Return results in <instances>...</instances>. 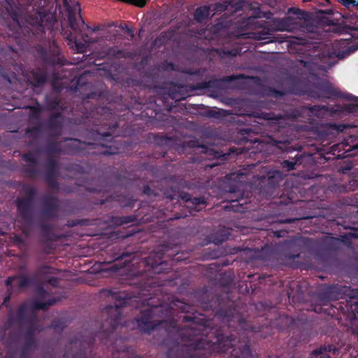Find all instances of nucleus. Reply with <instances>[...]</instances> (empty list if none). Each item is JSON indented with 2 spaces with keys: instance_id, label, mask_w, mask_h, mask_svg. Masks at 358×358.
<instances>
[{
  "instance_id": "f257e3e1",
  "label": "nucleus",
  "mask_w": 358,
  "mask_h": 358,
  "mask_svg": "<svg viewBox=\"0 0 358 358\" xmlns=\"http://www.w3.org/2000/svg\"><path fill=\"white\" fill-rule=\"evenodd\" d=\"M215 316L224 328L230 329L227 335L224 329L210 328V322L196 315H185L182 322H191L180 335L181 342L169 350L168 358H255L252 354L248 333H260V337L272 334L271 324L262 325V317L250 322L243 317L237 308L231 303L215 311Z\"/></svg>"
},
{
  "instance_id": "f03ea898",
  "label": "nucleus",
  "mask_w": 358,
  "mask_h": 358,
  "mask_svg": "<svg viewBox=\"0 0 358 358\" xmlns=\"http://www.w3.org/2000/svg\"><path fill=\"white\" fill-rule=\"evenodd\" d=\"M104 292L115 302L113 306H106L102 313V317L106 318L100 329L96 332L85 331L84 336L71 340L70 347L78 348V350L75 353L66 350L63 358H96L93 351L97 341L110 349L113 358H142L130 352V348L120 345L124 339L117 337L115 332L121 324L122 308L133 306L134 302L138 301V297L122 291L107 289Z\"/></svg>"
},
{
  "instance_id": "7ed1b4c3",
  "label": "nucleus",
  "mask_w": 358,
  "mask_h": 358,
  "mask_svg": "<svg viewBox=\"0 0 358 358\" xmlns=\"http://www.w3.org/2000/svg\"><path fill=\"white\" fill-rule=\"evenodd\" d=\"M301 113L296 109L289 112L275 114L273 112H252L248 115V117H254L258 120H266L270 128L271 134L264 140H260L259 134L263 132V123L255 120L254 125L241 128L238 132V144L245 143H265L282 152H292L296 150L292 145L294 140L292 126L288 120H294L299 117Z\"/></svg>"
},
{
  "instance_id": "20e7f679",
  "label": "nucleus",
  "mask_w": 358,
  "mask_h": 358,
  "mask_svg": "<svg viewBox=\"0 0 358 358\" xmlns=\"http://www.w3.org/2000/svg\"><path fill=\"white\" fill-rule=\"evenodd\" d=\"M120 115L117 114L110 106H94L86 115L89 122L94 125L102 126L108 131L92 130L91 134L95 143L82 141L78 138L71 139L63 148V154L69 155H97L110 156L120 153L121 143L111 138L113 133L119 127L117 119Z\"/></svg>"
},
{
  "instance_id": "39448f33",
  "label": "nucleus",
  "mask_w": 358,
  "mask_h": 358,
  "mask_svg": "<svg viewBox=\"0 0 358 358\" xmlns=\"http://www.w3.org/2000/svg\"><path fill=\"white\" fill-rule=\"evenodd\" d=\"M152 300L153 299L152 297L143 300V306H147L148 307L141 311L139 317L135 318L139 331L147 334H151L155 331L163 329L168 336L175 335L176 338L173 341L172 346L169 348L168 350L174 348L177 342H178L180 345H183V343H182L180 340V334L184 331V329H180V326L176 320L170 319L159 321L154 320L155 315L159 313H162L164 307L160 302L154 304ZM167 352H166V353ZM166 357L168 358L167 356Z\"/></svg>"
},
{
  "instance_id": "423d86ee",
  "label": "nucleus",
  "mask_w": 358,
  "mask_h": 358,
  "mask_svg": "<svg viewBox=\"0 0 358 358\" xmlns=\"http://www.w3.org/2000/svg\"><path fill=\"white\" fill-rule=\"evenodd\" d=\"M342 17L349 24L347 28L354 32L351 34L355 42L349 45L347 40L335 41L331 44L317 45L320 50L315 55L321 61L327 63L329 66L335 64L334 59H343L358 50V15L356 13H350L342 14Z\"/></svg>"
},
{
  "instance_id": "0eeeda50",
  "label": "nucleus",
  "mask_w": 358,
  "mask_h": 358,
  "mask_svg": "<svg viewBox=\"0 0 358 358\" xmlns=\"http://www.w3.org/2000/svg\"><path fill=\"white\" fill-rule=\"evenodd\" d=\"M167 245H164L162 249V252H160L141 257L137 250H134L129 248L122 250L113 248L110 253V262L124 260V262L120 266L117 264H114L112 269L117 271L121 268L127 267L130 264L134 266L136 264L139 266H143L145 267L143 271H152L154 273H161L164 269V266L167 264L166 262L163 260V256L165 252L167 251ZM135 249H136V247Z\"/></svg>"
},
{
  "instance_id": "6e6552de",
  "label": "nucleus",
  "mask_w": 358,
  "mask_h": 358,
  "mask_svg": "<svg viewBox=\"0 0 358 358\" xmlns=\"http://www.w3.org/2000/svg\"><path fill=\"white\" fill-rule=\"evenodd\" d=\"M318 300L326 305L331 301L345 299L344 302L338 303V310L340 309L342 313L356 312L358 315V289H351L346 285H333L327 286L317 294Z\"/></svg>"
},
{
  "instance_id": "1a4fd4ad",
  "label": "nucleus",
  "mask_w": 358,
  "mask_h": 358,
  "mask_svg": "<svg viewBox=\"0 0 358 358\" xmlns=\"http://www.w3.org/2000/svg\"><path fill=\"white\" fill-rule=\"evenodd\" d=\"M62 3L64 8L68 13L69 25L72 30L77 33L76 36L71 34L68 37V39L70 42L73 43V48L76 49L77 52L83 53L86 52L88 45L94 43L96 41L87 34L83 33L82 29H84L85 27L90 29V27L88 25L85 24V22L80 16H79L78 19L76 18V13L77 7H79V5L77 3L76 5L71 6L68 0H62ZM78 10H80V8H78Z\"/></svg>"
},
{
  "instance_id": "9d476101",
  "label": "nucleus",
  "mask_w": 358,
  "mask_h": 358,
  "mask_svg": "<svg viewBox=\"0 0 358 358\" xmlns=\"http://www.w3.org/2000/svg\"><path fill=\"white\" fill-rule=\"evenodd\" d=\"M288 203L285 202L282 196L279 198H276V200L272 201L269 203V208H276V210H275L273 213L269 214L266 217L268 219L266 222L267 224H291L292 222L296 220H310L308 224H317V221H319L321 223L319 217L315 215H305L297 218L294 219H278L277 218L280 214V211L284 210V206H286Z\"/></svg>"
},
{
  "instance_id": "9b49d317",
  "label": "nucleus",
  "mask_w": 358,
  "mask_h": 358,
  "mask_svg": "<svg viewBox=\"0 0 358 358\" xmlns=\"http://www.w3.org/2000/svg\"><path fill=\"white\" fill-rule=\"evenodd\" d=\"M309 96L315 99H336L343 97V92L330 83L322 82L315 85L309 91Z\"/></svg>"
},
{
  "instance_id": "f8f14e48",
  "label": "nucleus",
  "mask_w": 358,
  "mask_h": 358,
  "mask_svg": "<svg viewBox=\"0 0 358 358\" xmlns=\"http://www.w3.org/2000/svg\"><path fill=\"white\" fill-rule=\"evenodd\" d=\"M344 229H353L355 231L350 232L341 236L340 238H334L331 236H325L322 240V244L326 250L329 251L336 250L341 243L350 245L352 239H358V228L351 227L350 225H341Z\"/></svg>"
},
{
  "instance_id": "ddd939ff",
  "label": "nucleus",
  "mask_w": 358,
  "mask_h": 358,
  "mask_svg": "<svg viewBox=\"0 0 358 358\" xmlns=\"http://www.w3.org/2000/svg\"><path fill=\"white\" fill-rule=\"evenodd\" d=\"M43 331V328L38 323V318L36 314L33 313L29 315L27 319V327L24 332V344L25 349L35 348L37 345V341L35 338L36 332Z\"/></svg>"
},
{
  "instance_id": "4468645a",
  "label": "nucleus",
  "mask_w": 358,
  "mask_h": 358,
  "mask_svg": "<svg viewBox=\"0 0 358 358\" xmlns=\"http://www.w3.org/2000/svg\"><path fill=\"white\" fill-rule=\"evenodd\" d=\"M36 52L44 63L52 66L63 64L64 59L61 57L60 48L55 43L50 45L49 49L38 46Z\"/></svg>"
},
{
  "instance_id": "2eb2a0df",
  "label": "nucleus",
  "mask_w": 358,
  "mask_h": 358,
  "mask_svg": "<svg viewBox=\"0 0 358 358\" xmlns=\"http://www.w3.org/2000/svg\"><path fill=\"white\" fill-rule=\"evenodd\" d=\"M60 209V202L57 196L47 194L41 199V214L48 219L57 217Z\"/></svg>"
},
{
  "instance_id": "dca6fc26",
  "label": "nucleus",
  "mask_w": 358,
  "mask_h": 358,
  "mask_svg": "<svg viewBox=\"0 0 358 358\" xmlns=\"http://www.w3.org/2000/svg\"><path fill=\"white\" fill-rule=\"evenodd\" d=\"M284 174L279 170H273L268 173V177L265 180L264 192L269 198H275L280 193V184L282 181Z\"/></svg>"
},
{
  "instance_id": "f3484780",
  "label": "nucleus",
  "mask_w": 358,
  "mask_h": 358,
  "mask_svg": "<svg viewBox=\"0 0 358 358\" xmlns=\"http://www.w3.org/2000/svg\"><path fill=\"white\" fill-rule=\"evenodd\" d=\"M28 306L27 303L21 304L17 309L15 315L14 314L12 309L9 310L5 326L7 328H10L15 326L16 324L22 325L24 324H27V319L29 316H27Z\"/></svg>"
},
{
  "instance_id": "a211bd4d",
  "label": "nucleus",
  "mask_w": 358,
  "mask_h": 358,
  "mask_svg": "<svg viewBox=\"0 0 358 358\" xmlns=\"http://www.w3.org/2000/svg\"><path fill=\"white\" fill-rule=\"evenodd\" d=\"M34 225H19L22 233L26 237L30 236V233ZM41 234L42 241L49 244L50 242L56 240V236L52 232L53 225H38Z\"/></svg>"
},
{
  "instance_id": "6ab92c4d",
  "label": "nucleus",
  "mask_w": 358,
  "mask_h": 358,
  "mask_svg": "<svg viewBox=\"0 0 358 358\" xmlns=\"http://www.w3.org/2000/svg\"><path fill=\"white\" fill-rule=\"evenodd\" d=\"M45 181L52 188H57L58 182L56 181L55 178L58 173V160L54 157H49L45 162Z\"/></svg>"
},
{
  "instance_id": "aec40b11",
  "label": "nucleus",
  "mask_w": 358,
  "mask_h": 358,
  "mask_svg": "<svg viewBox=\"0 0 358 358\" xmlns=\"http://www.w3.org/2000/svg\"><path fill=\"white\" fill-rule=\"evenodd\" d=\"M17 210L20 217L25 221H29L33 215L34 202L17 198L16 199Z\"/></svg>"
},
{
  "instance_id": "412c9836",
  "label": "nucleus",
  "mask_w": 358,
  "mask_h": 358,
  "mask_svg": "<svg viewBox=\"0 0 358 358\" xmlns=\"http://www.w3.org/2000/svg\"><path fill=\"white\" fill-rule=\"evenodd\" d=\"M7 287L13 286V289L17 287L19 289L31 285V280L25 275H14L8 277L6 280Z\"/></svg>"
},
{
  "instance_id": "4be33fe9",
  "label": "nucleus",
  "mask_w": 358,
  "mask_h": 358,
  "mask_svg": "<svg viewBox=\"0 0 358 358\" xmlns=\"http://www.w3.org/2000/svg\"><path fill=\"white\" fill-rule=\"evenodd\" d=\"M296 20L292 17H286L284 18H278L273 21L274 25L277 30L292 31L296 27Z\"/></svg>"
},
{
  "instance_id": "5701e85b",
  "label": "nucleus",
  "mask_w": 358,
  "mask_h": 358,
  "mask_svg": "<svg viewBox=\"0 0 358 358\" xmlns=\"http://www.w3.org/2000/svg\"><path fill=\"white\" fill-rule=\"evenodd\" d=\"M48 80L47 73L41 70L33 71L31 72L30 78H28V81L30 85L35 87H38L43 85Z\"/></svg>"
},
{
  "instance_id": "b1692460",
  "label": "nucleus",
  "mask_w": 358,
  "mask_h": 358,
  "mask_svg": "<svg viewBox=\"0 0 358 358\" xmlns=\"http://www.w3.org/2000/svg\"><path fill=\"white\" fill-rule=\"evenodd\" d=\"M250 34L251 35L250 37L256 41L267 40L264 43L276 41L275 37L273 36V34L268 29H264L260 31H255L250 33Z\"/></svg>"
},
{
  "instance_id": "393cba45",
  "label": "nucleus",
  "mask_w": 358,
  "mask_h": 358,
  "mask_svg": "<svg viewBox=\"0 0 358 358\" xmlns=\"http://www.w3.org/2000/svg\"><path fill=\"white\" fill-rule=\"evenodd\" d=\"M213 51L222 59L234 57L241 54V50L238 48H215Z\"/></svg>"
},
{
  "instance_id": "a878e982",
  "label": "nucleus",
  "mask_w": 358,
  "mask_h": 358,
  "mask_svg": "<svg viewBox=\"0 0 358 358\" xmlns=\"http://www.w3.org/2000/svg\"><path fill=\"white\" fill-rule=\"evenodd\" d=\"M189 144L191 147L201 149L200 152L202 154H205L207 156L212 157L216 159H218L222 156L220 152L216 151L213 148H209L206 145H199L197 141H191Z\"/></svg>"
},
{
  "instance_id": "bb28decb",
  "label": "nucleus",
  "mask_w": 358,
  "mask_h": 358,
  "mask_svg": "<svg viewBox=\"0 0 358 358\" xmlns=\"http://www.w3.org/2000/svg\"><path fill=\"white\" fill-rule=\"evenodd\" d=\"M45 15L43 12H37L34 15H29L27 17V22L32 27L43 28V22Z\"/></svg>"
},
{
  "instance_id": "cd10ccee",
  "label": "nucleus",
  "mask_w": 358,
  "mask_h": 358,
  "mask_svg": "<svg viewBox=\"0 0 358 358\" xmlns=\"http://www.w3.org/2000/svg\"><path fill=\"white\" fill-rule=\"evenodd\" d=\"M62 113H56L51 114L47 121V127L50 129H59L62 127Z\"/></svg>"
},
{
  "instance_id": "c85d7f7f",
  "label": "nucleus",
  "mask_w": 358,
  "mask_h": 358,
  "mask_svg": "<svg viewBox=\"0 0 358 358\" xmlns=\"http://www.w3.org/2000/svg\"><path fill=\"white\" fill-rule=\"evenodd\" d=\"M343 99L352 101V103H350L344 105V110L349 113H353L358 110V97L352 94L345 95L343 93Z\"/></svg>"
},
{
  "instance_id": "c756f323",
  "label": "nucleus",
  "mask_w": 358,
  "mask_h": 358,
  "mask_svg": "<svg viewBox=\"0 0 358 358\" xmlns=\"http://www.w3.org/2000/svg\"><path fill=\"white\" fill-rule=\"evenodd\" d=\"M302 155L297 153L292 160H283L281 162V166L283 169H285L287 171L294 170L295 169V166L298 163H301V160L302 159Z\"/></svg>"
},
{
  "instance_id": "7c9ffc66",
  "label": "nucleus",
  "mask_w": 358,
  "mask_h": 358,
  "mask_svg": "<svg viewBox=\"0 0 358 358\" xmlns=\"http://www.w3.org/2000/svg\"><path fill=\"white\" fill-rule=\"evenodd\" d=\"M210 15V8L207 6L197 8L194 13V18L197 22H202L204 20L208 18Z\"/></svg>"
},
{
  "instance_id": "2f4dec72",
  "label": "nucleus",
  "mask_w": 358,
  "mask_h": 358,
  "mask_svg": "<svg viewBox=\"0 0 358 358\" xmlns=\"http://www.w3.org/2000/svg\"><path fill=\"white\" fill-rule=\"evenodd\" d=\"M186 87L182 85L177 86L174 90L169 92V96L176 101L185 99L187 94L185 93Z\"/></svg>"
},
{
  "instance_id": "473e14b6",
  "label": "nucleus",
  "mask_w": 358,
  "mask_h": 358,
  "mask_svg": "<svg viewBox=\"0 0 358 358\" xmlns=\"http://www.w3.org/2000/svg\"><path fill=\"white\" fill-rule=\"evenodd\" d=\"M310 112L319 118H322L328 112H332L327 106L314 105L309 108Z\"/></svg>"
},
{
  "instance_id": "72a5a7b5",
  "label": "nucleus",
  "mask_w": 358,
  "mask_h": 358,
  "mask_svg": "<svg viewBox=\"0 0 358 358\" xmlns=\"http://www.w3.org/2000/svg\"><path fill=\"white\" fill-rule=\"evenodd\" d=\"M326 352H332L334 355H338L339 349L338 348H336L333 345H322L313 350L310 355L312 356H318L320 355H323Z\"/></svg>"
},
{
  "instance_id": "f704fd0d",
  "label": "nucleus",
  "mask_w": 358,
  "mask_h": 358,
  "mask_svg": "<svg viewBox=\"0 0 358 358\" xmlns=\"http://www.w3.org/2000/svg\"><path fill=\"white\" fill-rule=\"evenodd\" d=\"M57 301L55 299H50L47 301L43 302L38 300H35L31 304V308L35 310H46L49 306L56 303Z\"/></svg>"
},
{
  "instance_id": "c9c22d12",
  "label": "nucleus",
  "mask_w": 358,
  "mask_h": 358,
  "mask_svg": "<svg viewBox=\"0 0 358 358\" xmlns=\"http://www.w3.org/2000/svg\"><path fill=\"white\" fill-rule=\"evenodd\" d=\"M125 53L123 50L119 48L117 46H113L107 48L106 51V57L108 58H122L124 57Z\"/></svg>"
},
{
  "instance_id": "e433bc0d",
  "label": "nucleus",
  "mask_w": 358,
  "mask_h": 358,
  "mask_svg": "<svg viewBox=\"0 0 358 358\" xmlns=\"http://www.w3.org/2000/svg\"><path fill=\"white\" fill-rule=\"evenodd\" d=\"M165 195L167 198H169L171 200H173L177 196H179L183 201L189 203L192 198V194L184 192H182L180 193L173 192L172 194H169V191H166V192H165Z\"/></svg>"
},
{
  "instance_id": "4c0bfd02",
  "label": "nucleus",
  "mask_w": 358,
  "mask_h": 358,
  "mask_svg": "<svg viewBox=\"0 0 358 358\" xmlns=\"http://www.w3.org/2000/svg\"><path fill=\"white\" fill-rule=\"evenodd\" d=\"M45 150L50 157L53 155L63 154V148L59 146L57 142L50 143L46 145Z\"/></svg>"
},
{
  "instance_id": "58836bf2",
  "label": "nucleus",
  "mask_w": 358,
  "mask_h": 358,
  "mask_svg": "<svg viewBox=\"0 0 358 358\" xmlns=\"http://www.w3.org/2000/svg\"><path fill=\"white\" fill-rule=\"evenodd\" d=\"M224 208L227 210L240 213H243L246 210V207H245L243 203H240L239 199L231 201L230 205L225 206Z\"/></svg>"
},
{
  "instance_id": "ea45409f",
  "label": "nucleus",
  "mask_w": 358,
  "mask_h": 358,
  "mask_svg": "<svg viewBox=\"0 0 358 358\" xmlns=\"http://www.w3.org/2000/svg\"><path fill=\"white\" fill-rule=\"evenodd\" d=\"M22 190L25 194V197L22 199L34 202L37 192L36 189L29 185H24L22 187Z\"/></svg>"
},
{
  "instance_id": "a19ab883",
  "label": "nucleus",
  "mask_w": 358,
  "mask_h": 358,
  "mask_svg": "<svg viewBox=\"0 0 358 358\" xmlns=\"http://www.w3.org/2000/svg\"><path fill=\"white\" fill-rule=\"evenodd\" d=\"M22 171L29 178H34L40 174L38 165H27L23 168Z\"/></svg>"
},
{
  "instance_id": "79ce46f5",
  "label": "nucleus",
  "mask_w": 358,
  "mask_h": 358,
  "mask_svg": "<svg viewBox=\"0 0 358 358\" xmlns=\"http://www.w3.org/2000/svg\"><path fill=\"white\" fill-rule=\"evenodd\" d=\"M322 22L324 25L329 27L327 31H332L334 33H341L342 29L338 24L334 23L333 20L329 17H324L322 20Z\"/></svg>"
},
{
  "instance_id": "37998d69",
  "label": "nucleus",
  "mask_w": 358,
  "mask_h": 358,
  "mask_svg": "<svg viewBox=\"0 0 358 358\" xmlns=\"http://www.w3.org/2000/svg\"><path fill=\"white\" fill-rule=\"evenodd\" d=\"M271 257V247L268 245H265L260 250H258L255 257L257 259H259L264 261L268 260Z\"/></svg>"
},
{
  "instance_id": "c03bdc74",
  "label": "nucleus",
  "mask_w": 358,
  "mask_h": 358,
  "mask_svg": "<svg viewBox=\"0 0 358 358\" xmlns=\"http://www.w3.org/2000/svg\"><path fill=\"white\" fill-rule=\"evenodd\" d=\"M67 327V321L64 319H55L52 321L49 328L55 331H62Z\"/></svg>"
},
{
  "instance_id": "a18cd8bd",
  "label": "nucleus",
  "mask_w": 358,
  "mask_h": 358,
  "mask_svg": "<svg viewBox=\"0 0 358 358\" xmlns=\"http://www.w3.org/2000/svg\"><path fill=\"white\" fill-rule=\"evenodd\" d=\"M45 105L46 108L51 110H57L62 108L61 106V101L58 97L47 99Z\"/></svg>"
},
{
  "instance_id": "49530a36",
  "label": "nucleus",
  "mask_w": 358,
  "mask_h": 358,
  "mask_svg": "<svg viewBox=\"0 0 358 358\" xmlns=\"http://www.w3.org/2000/svg\"><path fill=\"white\" fill-rule=\"evenodd\" d=\"M57 269L48 265H41L37 269V274L41 277H45L48 274L57 273Z\"/></svg>"
},
{
  "instance_id": "de8ad7c7",
  "label": "nucleus",
  "mask_w": 358,
  "mask_h": 358,
  "mask_svg": "<svg viewBox=\"0 0 358 358\" xmlns=\"http://www.w3.org/2000/svg\"><path fill=\"white\" fill-rule=\"evenodd\" d=\"M225 110L220 109H208L204 113V115L208 117H212L215 119H221L224 116Z\"/></svg>"
},
{
  "instance_id": "09e8293b",
  "label": "nucleus",
  "mask_w": 358,
  "mask_h": 358,
  "mask_svg": "<svg viewBox=\"0 0 358 358\" xmlns=\"http://www.w3.org/2000/svg\"><path fill=\"white\" fill-rule=\"evenodd\" d=\"M325 127L328 129L335 131L337 133H340L344 131L346 129L349 128V126L345 124H336L329 122L325 124Z\"/></svg>"
},
{
  "instance_id": "8fccbe9b",
  "label": "nucleus",
  "mask_w": 358,
  "mask_h": 358,
  "mask_svg": "<svg viewBox=\"0 0 358 358\" xmlns=\"http://www.w3.org/2000/svg\"><path fill=\"white\" fill-rule=\"evenodd\" d=\"M139 231H127L126 232H124V231H113V233L115 234V238H120V239H124L126 238H129V237H131V236H136L138 234H139Z\"/></svg>"
},
{
  "instance_id": "3c124183",
  "label": "nucleus",
  "mask_w": 358,
  "mask_h": 358,
  "mask_svg": "<svg viewBox=\"0 0 358 358\" xmlns=\"http://www.w3.org/2000/svg\"><path fill=\"white\" fill-rule=\"evenodd\" d=\"M169 41V36L166 32H162L154 41L155 45L161 46L165 45Z\"/></svg>"
},
{
  "instance_id": "603ef678",
  "label": "nucleus",
  "mask_w": 358,
  "mask_h": 358,
  "mask_svg": "<svg viewBox=\"0 0 358 358\" xmlns=\"http://www.w3.org/2000/svg\"><path fill=\"white\" fill-rule=\"evenodd\" d=\"M23 159L28 163L27 165H38V162L36 156L31 152H27L23 155Z\"/></svg>"
},
{
  "instance_id": "864d4df0",
  "label": "nucleus",
  "mask_w": 358,
  "mask_h": 358,
  "mask_svg": "<svg viewBox=\"0 0 358 358\" xmlns=\"http://www.w3.org/2000/svg\"><path fill=\"white\" fill-rule=\"evenodd\" d=\"M266 94L268 96L279 98L285 95V92L273 87H268L266 90Z\"/></svg>"
},
{
  "instance_id": "5fc2aeb1",
  "label": "nucleus",
  "mask_w": 358,
  "mask_h": 358,
  "mask_svg": "<svg viewBox=\"0 0 358 358\" xmlns=\"http://www.w3.org/2000/svg\"><path fill=\"white\" fill-rule=\"evenodd\" d=\"M134 221V218L131 216H126V217H113L112 224H129V222H131Z\"/></svg>"
},
{
  "instance_id": "6e6d98bb",
  "label": "nucleus",
  "mask_w": 358,
  "mask_h": 358,
  "mask_svg": "<svg viewBox=\"0 0 358 358\" xmlns=\"http://www.w3.org/2000/svg\"><path fill=\"white\" fill-rule=\"evenodd\" d=\"M122 2L134 5L138 8H143L150 0H120Z\"/></svg>"
},
{
  "instance_id": "4d7b16f0",
  "label": "nucleus",
  "mask_w": 358,
  "mask_h": 358,
  "mask_svg": "<svg viewBox=\"0 0 358 358\" xmlns=\"http://www.w3.org/2000/svg\"><path fill=\"white\" fill-rule=\"evenodd\" d=\"M102 96H103L102 92H91L87 94H85L82 98L84 101H87L88 99L99 100Z\"/></svg>"
},
{
  "instance_id": "13d9d810",
  "label": "nucleus",
  "mask_w": 358,
  "mask_h": 358,
  "mask_svg": "<svg viewBox=\"0 0 358 358\" xmlns=\"http://www.w3.org/2000/svg\"><path fill=\"white\" fill-rule=\"evenodd\" d=\"M229 238L228 234H221L218 236H212L210 237V242L215 243V245H219L226 241Z\"/></svg>"
},
{
  "instance_id": "bf43d9fd",
  "label": "nucleus",
  "mask_w": 358,
  "mask_h": 358,
  "mask_svg": "<svg viewBox=\"0 0 358 358\" xmlns=\"http://www.w3.org/2000/svg\"><path fill=\"white\" fill-rule=\"evenodd\" d=\"M215 80L203 81L196 83L195 88L198 90H205L213 87L214 86Z\"/></svg>"
},
{
  "instance_id": "052dcab7",
  "label": "nucleus",
  "mask_w": 358,
  "mask_h": 358,
  "mask_svg": "<svg viewBox=\"0 0 358 358\" xmlns=\"http://www.w3.org/2000/svg\"><path fill=\"white\" fill-rule=\"evenodd\" d=\"M345 7L350 9L351 8H358V0H338Z\"/></svg>"
},
{
  "instance_id": "680f3d73",
  "label": "nucleus",
  "mask_w": 358,
  "mask_h": 358,
  "mask_svg": "<svg viewBox=\"0 0 358 358\" xmlns=\"http://www.w3.org/2000/svg\"><path fill=\"white\" fill-rule=\"evenodd\" d=\"M244 78H245V76H243V74H233L231 76H224L222 78V81L230 83V82L235 81L237 80L243 79Z\"/></svg>"
},
{
  "instance_id": "e2e57ef3",
  "label": "nucleus",
  "mask_w": 358,
  "mask_h": 358,
  "mask_svg": "<svg viewBox=\"0 0 358 358\" xmlns=\"http://www.w3.org/2000/svg\"><path fill=\"white\" fill-rule=\"evenodd\" d=\"M13 291L14 290H13V286L7 287L8 294L4 297L3 303H2L3 306H5L6 307H9L10 310L11 309V308L9 306L8 303H9V302L10 301L11 295H12Z\"/></svg>"
},
{
  "instance_id": "0e129e2a",
  "label": "nucleus",
  "mask_w": 358,
  "mask_h": 358,
  "mask_svg": "<svg viewBox=\"0 0 358 358\" xmlns=\"http://www.w3.org/2000/svg\"><path fill=\"white\" fill-rule=\"evenodd\" d=\"M280 320L285 323L287 327H291L294 324V320L287 315H283L280 317Z\"/></svg>"
},
{
  "instance_id": "69168bd1",
  "label": "nucleus",
  "mask_w": 358,
  "mask_h": 358,
  "mask_svg": "<svg viewBox=\"0 0 358 358\" xmlns=\"http://www.w3.org/2000/svg\"><path fill=\"white\" fill-rule=\"evenodd\" d=\"M206 200L203 196H193L192 198V200L190 201V203L196 208L198 206L201 204H206Z\"/></svg>"
},
{
  "instance_id": "338daca9",
  "label": "nucleus",
  "mask_w": 358,
  "mask_h": 358,
  "mask_svg": "<svg viewBox=\"0 0 358 358\" xmlns=\"http://www.w3.org/2000/svg\"><path fill=\"white\" fill-rule=\"evenodd\" d=\"M254 9H255V11L256 13L255 17H263L269 19L270 17L273 15L272 13L270 11L262 13L259 7H257V8H254Z\"/></svg>"
},
{
  "instance_id": "774afa93",
  "label": "nucleus",
  "mask_w": 358,
  "mask_h": 358,
  "mask_svg": "<svg viewBox=\"0 0 358 358\" xmlns=\"http://www.w3.org/2000/svg\"><path fill=\"white\" fill-rule=\"evenodd\" d=\"M228 4L226 3H217L215 4L214 10L215 13H222L227 9Z\"/></svg>"
}]
</instances>
